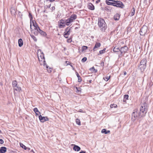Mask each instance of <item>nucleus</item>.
Masks as SVG:
<instances>
[{
    "label": "nucleus",
    "instance_id": "dca6fc26",
    "mask_svg": "<svg viewBox=\"0 0 153 153\" xmlns=\"http://www.w3.org/2000/svg\"><path fill=\"white\" fill-rule=\"evenodd\" d=\"M76 15L75 14H73L72 15L69 19L70 21L72 22L74 20H75L76 18Z\"/></svg>",
    "mask_w": 153,
    "mask_h": 153
},
{
    "label": "nucleus",
    "instance_id": "72a5a7b5",
    "mask_svg": "<svg viewBox=\"0 0 153 153\" xmlns=\"http://www.w3.org/2000/svg\"><path fill=\"white\" fill-rule=\"evenodd\" d=\"M76 122L77 124L79 125H80L81 123L79 120L78 119H76Z\"/></svg>",
    "mask_w": 153,
    "mask_h": 153
},
{
    "label": "nucleus",
    "instance_id": "58836bf2",
    "mask_svg": "<svg viewBox=\"0 0 153 153\" xmlns=\"http://www.w3.org/2000/svg\"><path fill=\"white\" fill-rule=\"evenodd\" d=\"M40 57L42 59H45V57L44 56V54L43 53V52H42L41 53V55L40 56Z\"/></svg>",
    "mask_w": 153,
    "mask_h": 153
},
{
    "label": "nucleus",
    "instance_id": "69168bd1",
    "mask_svg": "<svg viewBox=\"0 0 153 153\" xmlns=\"http://www.w3.org/2000/svg\"><path fill=\"white\" fill-rule=\"evenodd\" d=\"M93 1H94V0H92Z\"/></svg>",
    "mask_w": 153,
    "mask_h": 153
},
{
    "label": "nucleus",
    "instance_id": "de8ad7c7",
    "mask_svg": "<svg viewBox=\"0 0 153 153\" xmlns=\"http://www.w3.org/2000/svg\"><path fill=\"white\" fill-rule=\"evenodd\" d=\"M79 153H86V152L83 151H81Z\"/></svg>",
    "mask_w": 153,
    "mask_h": 153
},
{
    "label": "nucleus",
    "instance_id": "a878e982",
    "mask_svg": "<svg viewBox=\"0 0 153 153\" xmlns=\"http://www.w3.org/2000/svg\"><path fill=\"white\" fill-rule=\"evenodd\" d=\"M39 33L42 36H46L47 34L46 33L40 29V30L39 31Z\"/></svg>",
    "mask_w": 153,
    "mask_h": 153
},
{
    "label": "nucleus",
    "instance_id": "79ce46f5",
    "mask_svg": "<svg viewBox=\"0 0 153 153\" xmlns=\"http://www.w3.org/2000/svg\"><path fill=\"white\" fill-rule=\"evenodd\" d=\"M124 99L126 100L128 99V95L127 94H126L124 95Z\"/></svg>",
    "mask_w": 153,
    "mask_h": 153
},
{
    "label": "nucleus",
    "instance_id": "f704fd0d",
    "mask_svg": "<svg viewBox=\"0 0 153 153\" xmlns=\"http://www.w3.org/2000/svg\"><path fill=\"white\" fill-rule=\"evenodd\" d=\"M110 76H109L108 77V76H107L106 77H103V79L106 81H108L109 79L110 78Z\"/></svg>",
    "mask_w": 153,
    "mask_h": 153
},
{
    "label": "nucleus",
    "instance_id": "ea45409f",
    "mask_svg": "<svg viewBox=\"0 0 153 153\" xmlns=\"http://www.w3.org/2000/svg\"><path fill=\"white\" fill-rule=\"evenodd\" d=\"M101 132L102 133H104L105 134H106V130L105 129H103L102 130Z\"/></svg>",
    "mask_w": 153,
    "mask_h": 153
},
{
    "label": "nucleus",
    "instance_id": "e433bc0d",
    "mask_svg": "<svg viewBox=\"0 0 153 153\" xmlns=\"http://www.w3.org/2000/svg\"><path fill=\"white\" fill-rule=\"evenodd\" d=\"M105 49H104L103 50H100V51H99V53H100V54H102L103 53H104L105 52Z\"/></svg>",
    "mask_w": 153,
    "mask_h": 153
},
{
    "label": "nucleus",
    "instance_id": "603ef678",
    "mask_svg": "<svg viewBox=\"0 0 153 153\" xmlns=\"http://www.w3.org/2000/svg\"><path fill=\"white\" fill-rule=\"evenodd\" d=\"M67 41L68 42H71V40L70 39H68L67 40Z\"/></svg>",
    "mask_w": 153,
    "mask_h": 153
},
{
    "label": "nucleus",
    "instance_id": "a18cd8bd",
    "mask_svg": "<svg viewBox=\"0 0 153 153\" xmlns=\"http://www.w3.org/2000/svg\"><path fill=\"white\" fill-rule=\"evenodd\" d=\"M4 143V141L2 139H0V143L2 144Z\"/></svg>",
    "mask_w": 153,
    "mask_h": 153
},
{
    "label": "nucleus",
    "instance_id": "4be33fe9",
    "mask_svg": "<svg viewBox=\"0 0 153 153\" xmlns=\"http://www.w3.org/2000/svg\"><path fill=\"white\" fill-rule=\"evenodd\" d=\"M20 145L21 147L22 148L24 149L25 150L28 149V150H29L30 149V148L27 147L25 145H24L22 143H20Z\"/></svg>",
    "mask_w": 153,
    "mask_h": 153
},
{
    "label": "nucleus",
    "instance_id": "5701e85b",
    "mask_svg": "<svg viewBox=\"0 0 153 153\" xmlns=\"http://www.w3.org/2000/svg\"><path fill=\"white\" fill-rule=\"evenodd\" d=\"M65 24L68 26L69 25L70 23L72 22L69 19V18L67 20H65Z\"/></svg>",
    "mask_w": 153,
    "mask_h": 153
},
{
    "label": "nucleus",
    "instance_id": "393cba45",
    "mask_svg": "<svg viewBox=\"0 0 153 153\" xmlns=\"http://www.w3.org/2000/svg\"><path fill=\"white\" fill-rule=\"evenodd\" d=\"M120 17V15L118 14H117L114 16V18L115 20H118L119 19Z\"/></svg>",
    "mask_w": 153,
    "mask_h": 153
},
{
    "label": "nucleus",
    "instance_id": "9b49d317",
    "mask_svg": "<svg viewBox=\"0 0 153 153\" xmlns=\"http://www.w3.org/2000/svg\"><path fill=\"white\" fill-rule=\"evenodd\" d=\"M40 30V28L39 27H35L32 30V33H33L35 35L37 36L39 33V31Z\"/></svg>",
    "mask_w": 153,
    "mask_h": 153
},
{
    "label": "nucleus",
    "instance_id": "4468645a",
    "mask_svg": "<svg viewBox=\"0 0 153 153\" xmlns=\"http://www.w3.org/2000/svg\"><path fill=\"white\" fill-rule=\"evenodd\" d=\"M114 1L112 0H106L105 2L108 5H111L114 6Z\"/></svg>",
    "mask_w": 153,
    "mask_h": 153
},
{
    "label": "nucleus",
    "instance_id": "20e7f679",
    "mask_svg": "<svg viewBox=\"0 0 153 153\" xmlns=\"http://www.w3.org/2000/svg\"><path fill=\"white\" fill-rule=\"evenodd\" d=\"M148 27L146 25H143L141 28L140 33V35L144 36L148 32Z\"/></svg>",
    "mask_w": 153,
    "mask_h": 153
},
{
    "label": "nucleus",
    "instance_id": "e2e57ef3",
    "mask_svg": "<svg viewBox=\"0 0 153 153\" xmlns=\"http://www.w3.org/2000/svg\"><path fill=\"white\" fill-rule=\"evenodd\" d=\"M152 1V0H149V1Z\"/></svg>",
    "mask_w": 153,
    "mask_h": 153
},
{
    "label": "nucleus",
    "instance_id": "49530a36",
    "mask_svg": "<svg viewBox=\"0 0 153 153\" xmlns=\"http://www.w3.org/2000/svg\"><path fill=\"white\" fill-rule=\"evenodd\" d=\"M33 26L34 27V28L35 27H39L38 25H37L36 23V24H33Z\"/></svg>",
    "mask_w": 153,
    "mask_h": 153
},
{
    "label": "nucleus",
    "instance_id": "cd10ccee",
    "mask_svg": "<svg viewBox=\"0 0 153 153\" xmlns=\"http://www.w3.org/2000/svg\"><path fill=\"white\" fill-rule=\"evenodd\" d=\"M113 51L114 52H117L119 51H120V49H119L118 47H116L113 49Z\"/></svg>",
    "mask_w": 153,
    "mask_h": 153
},
{
    "label": "nucleus",
    "instance_id": "1a4fd4ad",
    "mask_svg": "<svg viewBox=\"0 0 153 153\" xmlns=\"http://www.w3.org/2000/svg\"><path fill=\"white\" fill-rule=\"evenodd\" d=\"M71 29V28H69L68 27L66 28L65 32L64 33V36L66 38H67L68 37V36L71 33L70 30Z\"/></svg>",
    "mask_w": 153,
    "mask_h": 153
},
{
    "label": "nucleus",
    "instance_id": "f3484780",
    "mask_svg": "<svg viewBox=\"0 0 153 153\" xmlns=\"http://www.w3.org/2000/svg\"><path fill=\"white\" fill-rule=\"evenodd\" d=\"M88 8L89 9L91 10H94V5L91 3H90L88 4Z\"/></svg>",
    "mask_w": 153,
    "mask_h": 153
},
{
    "label": "nucleus",
    "instance_id": "7ed1b4c3",
    "mask_svg": "<svg viewBox=\"0 0 153 153\" xmlns=\"http://www.w3.org/2000/svg\"><path fill=\"white\" fill-rule=\"evenodd\" d=\"M140 112H138V110L137 109H135L134 110L133 112L131 115V118L134 121L136 119H138L139 117H142L140 115Z\"/></svg>",
    "mask_w": 153,
    "mask_h": 153
},
{
    "label": "nucleus",
    "instance_id": "09e8293b",
    "mask_svg": "<svg viewBox=\"0 0 153 153\" xmlns=\"http://www.w3.org/2000/svg\"><path fill=\"white\" fill-rule=\"evenodd\" d=\"M55 0H48V1H50V2H52L53 1H54Z\"/></svg>",
    "mask_w": 153,
    "mask_h": 153
},
{
    "label": "nucleus",
    "instance_id": "8fccbe9b",
    "mask_svg": "<svg viewBox=\"0 0 153 153\" xmlns=\"http://www.w3.org/2000/svg\"><path fill=\"white\" fill-rule=\"evenodd\" d=\"M100 1V0H97L96 1V3H98Z\"/></svg>",
    "mask_w": 153,
    "mask_h": 153
},
{
    "label": "nucleus",
    "instance_id": "aec40b11",
    "mask_svg": "<svg viewBox=\"0 0 153 153\" xmlns=\"http://www.w3.org/2000/svg\"><path fill=\"white\" fill-rule=\"evenodd\" d=\"M73 149L75 151H79L80 150V148L78 146L74 145Z\"/></svg>",
    "mask_w": 153,
    "mask_h": 153
},
{
    "label": "nucleus",
    "instance_id": "3c124183",
    "mask_svg": "<svg viewBox=\"0 0 153 153\" xmlns=\"http://www.w3.org/2000/svg\"><path fill=\"white\" fill-rule=\"evenodd\" d=\"M110 132V131L109 130H108L107 131H106V134H107L109 133Z\"/></svg>",
    "mask_w": 153,
    "mask_h": 153
},
{
    "label": "nucleus",
    "instance_id": "423d86ee",
    "mask_svg": "<svg viewBox=\"0 0 153 153\" xmlns=\"http://www.w3.org/2000/svg\"><path fill=\"white\" fill-rule=\"evenodd\" d=\"M128 48L126 46L122 47L120 49L121 54L119 55V56H123V53H126L128 50Z\"/></svg>",
    "mask_w": 153,
    "mask_h": 153
},
{
    "label": "nucleus",
    "instance_id": "7c9ffc66",
    "mask_svg": "<svg viewBox=\"0 0 153 153\" xmlns=\"http://www.w3.org/2000/svg\"><path fill=\"white\" fill-rule=\"evenodd\" d=\"M33 111L36 115H37L38 114V113L39 114L40 113V112L38 111L37 108H34Z\"/></svg>",
    "mask_w": 153,
    "mask_h": 153
},
{
    "label": "nucleus",
    "instance_id": "c756f323",
    "mask_svg": "<svg viewBox=\"0 0 153 153\" xmlns=\"http://www.w3.org/2000/svg\"><path fill=\"white\" fill-rule=\"evenodd\" d=\"M76 74L78 78V81L79 82H81L82 81V79L79 74H78V72H76Z\"/></svg>",
    "mask_w": 153,
    "mask_h": 153
},
{
    "label": "nucleus",
    "instance_id": "f03ea898",
    "mask_svg": "<svg viewBox=\"0 0 153 153\" xmlns=\"http://www.w3.org/2000/svg\"><path fill=\"white\" fill-rule=\"evenodd\" d=\"M147 105L145 102H144L141 105L140 108V115L141 116H144L147 112Z\"/></svg>",
    "mask_w": 153,
    "mask_h": 153
},
{
    "label": "nucleus",
    "instance_id": "13d9d810",
    "mask_svg": "<svg viewBox=\"0 0 153 153\" xmlns=\"http://www.w3.org/2000/svg\"><path fill=\"white\" fill-rule=\"evenodd\" d=\"M0 85H2V83L0 82Z\"/></svg>",
    "mask_w": 153,
    "mask_h": 153
},
{
    "label": "nucleus",
    "instance_id": "c03bdc74",
    "mask_svg": "<svg viewBox=\"0 0 153 153\" xmlns=\"http://www.w3.org/2000/svg\"><path fill=\"white\" fill-rule=\"evenodd\" d=\"M76 89L77 90L76 92H79L80 91V90H81L80 88L76 87Z\"/></svg>",
    "mask_w": 153,
    "mask_h": 153
},
{
    "label": "nucleus",
    "instance_id": "5fc2aeb1",
    "mask_svg": "<svg viewBox=\"0 0 153 153\" xmlns=\"http://www.w3.org/2000/svg\"><path fill=\"white\" fill-rule=\"evenodd\" d=\"M78 111L80 112H82V109H80Z\"/></svg>",
    "mask_w": 153,
    "mask_h": 153
},
{
    "label": "nucleus",
    "instance_id": "37998d69",
    "mask_svg": "<svg viewBox=\"0 0 153 153\" xmlns=\"http://www.w3.org/2000/svg\"><path fill=\"white\" fill-rule=\"evenodd\" d=\"M29 16L30 17V21H31L33 19V17H32V15L31 13H29Z\"/></svg>",
    "mask_w": 153,
    "mask_h": 153
},
{
    "label": "nucleus",
    "instance_id": "473e14b6",
    "mask_svg": "<svg viewBox=\"0 0 153 153\" xmlns=\"http://www.w3.org/2000/svg\"><path fill=\"white\" fill-rule=\"evenodd\" d=\"M30 36H31V38L33 39V40L35 42H36L37 41V38H36V37L34 35H30Z\"/></svg>",
    "mask_w": 153,
    "mask_h": 153
},
{
    "label": "nucleus",
    "instance_id": "f257e3e1",
    "mask_svg": "<svg viewBox=\"0 0 153 153\" xmlns=\"http://www.w3.org/2000/svg\"><path fill=\"white\" fill-rule=\"evenodd\" d=\"M98 25L99 27L101 28V30L104 31L106 28V23L103 19L99 18L98 19Z\"/></svg>",
    "mask_w": 153,
    "mask_h": 153
},
{
    "label": "nucleus",
    "instance_id": "680f3d73",
    "mask_svg": "<svg viewBox=\"0 0 153 153\" xmlns=\"http://www.w3.org/2000/svg\"><path fill=\"white\" fill-rule=\"evenodd\" d=\"M0 133H1V132L0 130Z\"/></svg>",
    "mask_w": 153,
    "mask_h": 153
},
{
    "label": "nucleus",
    "instance_id": "bf43d9fd",
    "mask_svg": "<svg viewBox=\"0 0 153 153\" xmlns=\"http://www.w3.org/2000/svg\"><path fill=\"white\" fill-rule=\"evenodd\" d=\"M39 51H40V53H41V50H39Z\"/></svg>",
    "mask_w": 153,
    "mask_h": 153
},
{
    "label": "nucleus",
    "instance_id": "6e6d98bb",
    "mask_svg": "<svg viewBox=\"0 0 153 153\" xmlns=\"http://www.w3.org/2000/svg\"><path fill=\"white\" fill-rule=\"evenodd\" d=\"M71 66L72 67V69H73V70H74V67L73 66H72V65H71Z\"/></svg>",
    "mask_w": 153,
    "mask_h": 153
},
{
    "label": "nucleus",
    "instance_id": "b1692460",
    "mask_svg": "<svg viewBox=\"0 0 153 153\" xmlns=\"http://www.w3.org/2000/svg\"><path fill=\"white\" fill-rule=\"evenodd\" d=\"M18 43L19 47H21L23 45V42L21 39H19Z\"/></svg>",
    "mask_w": 153,
    "mask_h": 153
},
{
    "label": "nucleus",
    "instance_id": "bb28decb",
    "mask_svg": "<svg viewBox=\"0 0 153 153\" xmlns=\"http://www.w3.org/2000/svg\"><path fill=\"white\" fill-rule=\"evenodd\" d=\"M18 85L17 82L16 81L14 80L13 81L12 87L13 88Z\"/></svg>",
    "mask_w": 153,
    "mask_h": 153
},
{
    "label": "nucleus",
    "instance_id": "f8f14e48",
    "mask_svg": "<svg viewBox=\"0 0 153 153\" xmlns=\"http://www.w3.org/2000/svg\"><path fill=\"white\" fill-rule=\"evenodd\" d=\"M44 66H45L46 69L47 70V71L48 73H51L52 71V68H49V67L47 65V64L45 61V60H44Z\"/></svg>",
    "mask_w": 153,
    "mask_h": 153
},
{
    "label": "nucleus",
    "instance_id": "c9c22d12",
    "mask_svg": "<svg viewBox=\"0 0 153 153\" xmlns=\"http://www.w3.org/2000/svg\"><path fill=\"white\" fill-rule=\"evenodd\" d=\"M117 106V105L115 104H111L110 105V107L111 108H116Z\"/></svg>",
    "mask_w": 153,
    "mask_h": 153
},
{
    "label": "nucleus",
    "instance_id": "39448f33",
    "mask_svg": "<svg viewBox=\"0 0 153 153\" xmlns=\"http://www.w3.org/2000/svg\"><path fill=\"white\" fill-rule=\"evenodd\" d=\"M114 6H116L117 7L123 8L124 6L122 2L119 1H114Z\"/></svg>",
    "mask_w": 153,
    "mask_h": 153
},
{
    "label": "nucleus",
    "instance_id": "052dcab7",
    "mask_svg": "<svg viewBox=\"0 0 153 153\" xmlns=\"http://www.w3.org/2000/svg\"><path fill=\"white\" fill-rule=\"evenodd\" d=\"M38 59H39V54H38Z\"/></svg>",
    "mask_w": 153,
    "mask_h": 153
},
{
    "label": "nucleus",
    "instance_id": "4c0bfd02",
    "mask_svg": "<svg viewBox=\"0 0 153 153\" xmlns=\"http://www.w3.org/2000/svg\"><path fill=\"white\" fill-rule=\"evenodd\" d=\"M88 48V47L87 46H83L82 48V51H84L86 50Z\"/></svg>",
    "mask_w": 153,
    "mask_h": 153
},
{
    "label": "nucleus",
    "instance_id": "a19ab883",
    "mask_svg": "<svg viewBox=\"0 0 153 153\" xmlns=\"http://www.w3.org/2000/svg\"><path fill=\"white\" fill-rule=\"evenodd\" d=\"M87 60V58L86 57H84L82 58V62H85Z\"/></svg>",
    "mask_w": 153,
    "mask_h": 153
},
{
    "label": "nucleus",
    "instance_id": "ddd939ff",
    "mask_svg": "<svg viewBox=\"0 0 153 153\" xmlns=\"http://www.w3.org/2000/svg\"><path fill=\"white\" fill-rule=\"evenodd\" d=\"M16 9L14 7H12L10 9V12L13 15H15L16 14Z\"/></svg>",
    "mask_w": 153,
    "mask_h": 153
},
{
    "label": "nucleus",
    "instance_id": "864d4df0",
    "mask_svg": "<svg viewBox=\"0 0 153 153\" xmlns=\"http://www.w3.org/2000/svg\"><path fill=\"white\" fill-rule=\"evenodd\" d=\"M126 71H124L123 72V74H124V75H126Z\"/></svg>",
    "mask_w": 153,
    "mask_h": 153
},
{
    "label": "nucleus",
    "instance_id": "9d476101",
    "mask_svg": "<svg viewBox=\"0 0 153 153\" xmlns=\"http://www.w3.org/2000/svg\"><path fill=\"white\" fill-rule=\"evenodd\" d=\"M39 118L40 121L42 123H43L46 121H48L49 119L47 117H42V115H40L39 116Z\"/></svg>",
    "mask_w": 153,
    "mask_h": 153
},
{
    "label": "nucleus",
    "instance_id": "4d7b16f0",
    "mask_svg": "<svg viewBox=\"0 0 153 153\" xmlns=\"http://www.w3.org/2000/svg\"><path fill=\"white\" fill-rule=\"evenodd\" d=\"M92 80H89V83H91V82Z\"/></svg>",
    "mask_w": 153,
    "mask_h": 153
},
{
    "label": "nucleus",
    "instance_id": "0e129e2a",
    "mask_svg": "<svg viewBox=\"0 0 153 153\" xmlns=\"http://www.w3.org/2000/svg\"><path fill=\"white\" fill-rule=\"evenodd\" d=\"M31 24L30 25V27L31 28Z\"/></svg>",
    "mask_w": 153,
    "mask_h": 153
},
{
    "label": "nucleus",
    "instance_id": "6e6552de",
    "mask_svg": "<svg viewBox=\"0 0 153 153\" xmlns=\"http://www.w3.org/2000/svg\"><path fill=\"white\" fill-rule=\"evenodd\" d=\"M58 26L59 28H64L65 27V20L62 19L59 21Z\"/></svg>",
    "mask_w": 153,
    "mask_h": 153
},
{
    "label": "nucleus",
    "instance_id": "2eb2a0df",
    "mask_svg": "<svg viewBox=\"0 0 153 153\" xmlns=\"http://www.w3.org/2000/svg\"><path fill=\"white\" fill-rule=\"evenodd\" d=\"M146 65H144L140 64L139 65V67L141 71H144L145 69L146 68Z\"/></svg>",
    "mask_w": 153,
    "mask_h": 153
},
{
    "label": "nucleus",
    "instance_id": "c85d7f7f",
    "mask_svg": "<svg viewBox=\"0 0 153 153\" xmlns=\"http://www.w3.org/2000/svg\"><path fill=\"white\" fill-rule=\"evenodd\" d=\"M135 13V9L134 7H133L131 9V12L130 16H134Z\"/></svg>",
    "mask_w": 153,
    "mask_h": 153
},
{
    "label": "nucleus",
    "instance_id": "a211bd4d",
    "mask_svg": "<svg viewBox=\"0 0 153 153\" xmlns=\"http://www.w3.org/2000/svg\"><path fill=\"white\" fill-rule=\"evenodd\" d=\"M101 44L100 42H96L95 44L93 50L94 51L96 50V49L99 48Z\"/></svg>",
    "mask_w": 153,
    "mask_h": 153
},
{
    "label": "nucleus",
    "instance_id": "6ab92c4d",
    "mask_svg": "<svg viewBox=\"0 0 153 153\" xmlns=\"http://www.w3.org/2000/svg\"><path fill=\"white\" fill-rule=\"evenodd\" d=\"M6 151L7 148L5 147H2L0 148V152L1 153H4Z\"/></svg>",
    "mask_w": 153,
    "mask_h": 153
},
{
    "label": "nucleus",
    "instance_id": "2f4dec72",
    "mask_svg": "<svg viewBox=\"0 0 153 153\" xmlns=\"http://www.w3.org/2000/svg\"><path fill=\"white\" fill-rule=\"evenodd\" d=\"M90 70L92 72H94V73H96L97 71V70L95 69L94 67L90 68Z\"/></svg>",
    "mask_w": 153,
    "mask_h": 153
},
{
    "label": "nucleus",
    "instance_id": "412c9836",
    "mask_svg": "<svg viewBox=\"0 0 153 153\" xmlns=\"http://www.w3.org/2000/svg\"><path fill=\"white\" fill-rule=\"evenodd\" d=\"M147 60L146 58H144L140 62V64H143L144 65H146Z\"/></svg>",
    "mask_w": 153,
    "mask_h": 153
},
{
    "label": "nucleus",
    "instance_id": "0eeeda50",
    "mask_svg": "<svg viewBox=\"0 0 153 153\" xmlns=\"http://www.w3.org/2000/svg\"><path fill=\"white\" fill-rule=\"evenodd\" d=\"M13 88L14 94L15 95H16L18 93L22 91L21 88L19 85Z\"/></svg>",
    "mask_w": 153,
    "mask_h": 153
}]
</instances>
